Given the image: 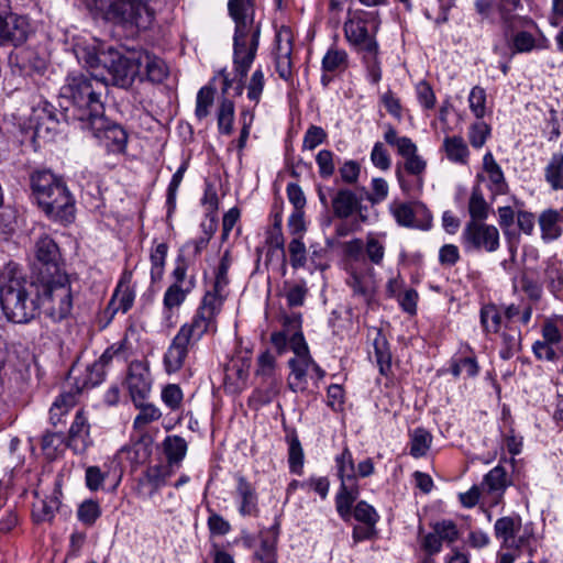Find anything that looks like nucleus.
<instances>
[{"label": "nucleus", "mask_w": 563, "mask_h": 563, "mask_svg": "<svg viewBox=\"0 0 563 563\" xmlns=\"http://www.w3.org/2000/svg\"><path fill=\"white\" fill-rule=\"evenodd\" d=\"M0 303L8 321L29 323L38 316V278L30 280L10 262L0 273Z\"/></svg>", "instance_id": "f257e3e1"}, {"label": "nucleus", "mask_w": 563, "mask_h": 563, "mask_svg": "<svg viewBox=\"0 0 563 563\" xmlns=\"http://www.w3.org/2000/svg\"><path fill=\"white\" fill-rule=\"evenodd\" d=\"M31 196L53 222L67 225L75 220V199L63 177L49 169L30 174Z\"/></svg>", "instance_id": "f03ea898"}, {"label": "nucleus", "mask_w": 563, "mask_h": 563, "mask_svg": "<svg viewBox=\"0 0 563 563\" xmlns=\"http://www.w3.org/2000/svg\"><path fill=\"white\" fill-rule=\"evenodd\" d=\"M108 91V79L89 73H71L62 88L73 104V119L80 125L104 113L102 97Z\"/></svg>", "instance_id": "7ed1b4c3"}, {"label": "nucleus", "mask_w": 563, "mask_h": 563, "mask_svg": "<svg viewBox=\"0 0 563 563\" xmlns=\"http://www.w3.org/2000/svg\"><path fill=\"white\" fill-rule=\"evenodd\" d=\"M74 307V291L68 274L38 278V314L54 323L68 319Z\"/></svg>", "instance_id": "20e7f679"}, {"label": "nucleus", "mask_w": 563, "mask_h": 563, "mask_svg": "<svg viewBox=\"0 0 563 563\" xmlns=\"http://www.w3.org/2000/svg\"><path fill=\"white\" fill-rule=\"evenodd\" d=\"M189 264V260L184 254L177 255L170 274L172 283L163 296V321L168 328L176 324L180 307L197 287L196 275L188 274Z\"/></svg>", "instance_id": "39448f33"}, {"label": "nucleus", "mask_w": 563, "mask_h": 563, "mask_svg": "<svg viewBox=\"0 0 563 563\" xmlns=\"http://www.w3.org/2000/svg\"><path fill=\"white\" fill-rule=\"evenodd\" d=\"M91 132L99 145L111 155H124L128 148L129 134L119 123L108 119L104 113L95 117L80 125Z\"/></svg>", "instance_id": "423d86ee"}, {"label": "nucleus", "mask_w": 563, "mask_h": 563, "mask_svg": "<svg viewBox=\"0 0 563 563\" xmlns=\"http://www.w3.org/2000/svg\"><path fill=\"white\" fill-rule=\"evenodd\" d=\"M205 334L188 323L183 324L167 347L163 363L167 374L179 372L186 364L189 353Z\"/></svg>", "instance_id": "0eeeda50"}, {"label": "nucleus", "mask_w": 563, "mask_h": 563, "mask_svg": "<svg viewBox=\"0 0 563 563\" xmlns=\"http://www.w3.org/2000/svg\"><path fill=\"white\" fill-rule=\"evenodd\" d=\"M103 68L113 86L128 89L139 77V52L125 55L110 47L104 52Z\"/></svg>", "instance_id": "6e6552de"}, {"label": "nucleus", "mask_w": 563, "mask_h": 563, "mask_svg": "<svg viewBox=\"0 0 563 563\" xmlns=\"http://www.w3.org/2000/svg\"><path fill=\"white\" fill-rule=\"evenodd\" d=\"M461 243L466 253H494L500 245L499 231L486 222L468 221L461 233Z\"/></svg>", "instance_id": "1a4fd4ad"}, {"label": "nucleus", "mask_w": 563, "mask_h": 563, "mask_svg": "<svg viewBox=\"0 0 563 563\" xmlns=\"http://www.w3.org/2000/svg\"><path fill=\"white\" fill-rule=\"evenodd\" d=\"M26 119L27 130L32 132L31 139L34 142L53 140L59 123L53 104L41 97H35Z\"/></svg>", "instance_id": "9d476101"}, {"label": "nucleus", "mask_w": 563, "mask_h": 563, "mask_svg": "<svg viewBox=\"0 0 563 563\" xmlns=\"http://www.w3.org/2000/svg\"><path fill=\"white\" fill-rule=\"evenodd\" d=\"M228 295V290L219 289L217 291V288L212 286V289L205 292L195 316L187 323L203 334L214 333L217 331V317L221 312Z\"/></svg>", "instance_id": "9b49d317"}, {"label": "nucleus", "mask_w": 563, "mask_h": 563, "mask_svg": "<svg viewBox=\"0 0 563 563\" xmlns=\"http://www.w3.org/2000/svg\"><path fill=\"white\" fill-rule=\"evenodd\" d=\"M240 29L234 31L233 36V73L246 77L256 57L261 27L256 26L251 32H243V26Z\"/></svg>", "instance_id": "f8f14e48"}, {"label": "nucleus", "mask_w": 563, "mask_h": 563, "mask_svg": "<svg viewBox=\"0 0 563 563\" xmlns=\"http://www.w3.org/2000/svg\"><path fill=\"white\" fill-rule=\"evenodd\" d=\"M150 0H112L108 13L123 24L146 29L154 19V11L148 7Z\"/></svg>", "instance_id": "ddd939ff"}, {"label": "nucleus", "mask_w": 563, "mask_h": 563, "mask_svg": "<svg viewBox=\"0 0 563 563\" xmlns=\"http://www.w3.org/2000/svg\"><path fill=\"white\" fill-rule=\"evenodd\" d=\"M36 278L53 277L57 274H67L60 264L58 245L48 235L41 236L35 245Z\"/></svg>", "instance_id": "4468645a"}, {"label": "nucleus", "mask_w": 563, "mask_h": 563, "mask_svg": "<svg viewBox=\"0 0 563 563\" xmlns=\"http://www.w3.org/2000/svg\"><path fill=\"white\" fill-rule=\"evenodd\" d=\"M511 286L514 294L520 290L528 298V303H526L521 313V323L528 324L532 317L533 306L542 300V284L528 269H525L520 274L512 276Z\"/></svg>", "instance_id": "2eb2a0df"}, {"label": "nucleus", "mask_w": 563, "mask_h": 563, "mask_svg": "<svg viewBox=\"0 0 563 563\" xmlns=\"http://www.w3.org/2000/svg\"><path fill=\"white\" fill-rule=\"evenodd\" d=\"M125 385L132 402L146 400L152 389V378L147 361H133L128 367Z\"/></svg>", "instance_id": "dca6fc26"}, {"label": "nucleus", "mask_w": 563, "mask_h": 563, "mask_svg": "<svg viewBox=\"0 0 563 563\" xmlns=\"http://www.w3.org/2000/svg\"><path fill=\"white\" fill-rule=\"evenodd\" d=\"M343 30L346 41L360 53L373 52L378 47L375 36L368 32L367 21L360 14L346 19Z\"/></svg>", "instance_id": "f3484780"}, {"label": "nucleus", "mask_w": 563, "mask_h": 563, "mask_svg": "<svg viewBox=\"0 0 563 563\" xmlns=\"http://www.w3.org/2000/svg\"><path fill=\"white\" fill-rule=\"evenodd\" d=\"M30 33L27 18L15 13L0 14V45L20 46L25 43Z\"/></svg>", "instance_id": "a211bd4d"}, {"label": "nucleus", "mask_w": 563, "mask_h": 563, "mask_svg": "<svg viewBox=\"0 0 563 563\" xmlns=\"http://www.w3.org/2000/svg\"><path fill=\"white\" fill-rule=\"evenodd\" d=\"M275 67L279 77L286 81L292 78V36L289 27L283 26L276 34Z\"/></svg>", "instance_id": "6ab92c4d"}, {"label": "nucleus", "mask_w": 563, "mask_h": 563, "mask_svg": "<svg viewBox=\"0 0 563 563\" xmlns=\"http://www.w3.org/2000/svg\"><path fill=\"white\" fill-rule=\"evenodd\" d=\"M389 210L397 224L400 227L423 231L431 228L432 217L426 209L421 210V218H419V211H415L411 205L407 202L393 203Z\"/></svg>", "instance_id": "aec40b11"}, {"label": "nucleus", "mask_w": 563, "mask_h": 563, "mask_svg": "<svg viewBox=\"0 0 563 563\" xmlns=\"http://www.w3.org/2000/svg\"><path fill=\"white\" fill-rule=\"evenodd\" d=\"M362 194L358 196L356 192L349 188H341L332 198L333 214L339 219H347L357 212L361 220L365 221L366 217L362 214Z\"/></svg>", "instance_id": "412c9836"}, {"label": "nucleus", "mask_w": 563, "mask_h": 563, "mask_svg": "<svg viewBox=\"0 0 563 563\" xmlns=\"http://www.w3.org/2000/svg\"><path fill=\"white\" fill-rule=\"evenodd\" d=\"M92 444L90 424L82 409L76 412L69 428L66 445L75 453H84Z\"/></svg>", "instance_id": "4be33fe9"}, {"label": "nucleus", "mask_w": 563, "mask_h": 563, "mask_svg": "<svg viewBox=\"0 0 563 563\" xmlns=\"http://www.w3.org/2000/svg\"><path fill=\"white\" fill-rule=\"evenodd\" d=\"M168 76V67L165 62L146 52H139V78L148 80L153 84L163 82Z\"/></svg>", "instance_id": "5701e85b"}, {"label": "nucleus", "mask_w": 563, "mask_h": 563, "mask_svg": "<svg viewBox=\"0 0 563 563\" xmlns=\"http://www.w3.org/2000/svg\"><path fill=\"white\" fill-rule=\"evenodd\" d=\"M235 496L243 517H258V495L255 487L242 475L236 476Z\"/></svg>", "instance_id": "b1692460"}, {"label": "nucleus", "mask_w": 563, "mask_h": 563, "mask_svg": "<svg viewBox=\"0 0 563 563\" xmlns=\"http://www.w3.org/2000/svg\"><path fill=\"white\" fill-rule=\"evenodd\" d=\"M313 365L311 354L305 356H294L289 358L288 366L290 374L288 376V388L294 393H302L307 389V376Z\"/></svg>", "instance_id": "393cba45"}, {"label": "nucleus", "mask_w": 563, "mask_h": 563, "mask_svg": "<svg viewBox=\"0 0 563 563\" xmlns=\"http://www.w3.org/2000/svg\"><path fill=\"white\" fill-rule=\"evenodd\" d=\"M228 10L235 22V30H241L240 27L243 26V32H251L256 26L261 27L260 22H254L252 0H229Z\"/></svg>", "instance_id": "a878e982"}, {"label": "nucleus", "mask_w": 563, "mask_h": 563, "mask_svg": "<svg viewBox=\"0 0 563 563\" xmlns=\"http://www.w3.org/2000/svg\"><path fill=\"white\" fill-rule=\"evenodd\" d=\"M541 239L549 243L558 240L563 233V208L562 209H545L538 219Z\"/></svg>", "instance_id": "bb28decb"}, {"label": "nucleus", "mask_w": 563, "mask_h": 563, "mask_svg": "<svg viewBox=\"0 0 563 563\" xmlns=\"http://www.w3.org/2000/svg\"><path fill=\"white\" fill-rule=\"evenodd\" d=\"M346 284L352 289L354 297L365 305L371 303L375 294V283L369 274L352 269Z\"/></svg>", "instance_id": "cd10ccee"}, {"label": "nucleus", "mask_w": 563, "mask_h": 563, "mask_svg": "<svg viewBox=\"0 0 563 563\" xmlns=\"http://www.w3.org/2000/svg\"><path fill=\"white\" fill-rule=\"evenodd\" d=\"M483 169L488 177V189L494 195H505L508 191V184L501 167L496 162L490 151H488L483 157Z\"/></svg>", "instance_id": "c85d7f7f"}, {"label": "nucleus", "mask_w": 563, "mask_h": 563, "mask_svg": "<svg viewBox=\"0 0 563 563\" xmlns=\"http://www.w3.org/2000/svg\"><path fill=\"white\" fill-rule=\"evenodd\" d=\"M360 487L357 482L341 483L340 488L335 495V509L339 516L347 521L351 518L353 504L357 499Z\"/></svg>", "instance_id": "c756f323"}, {"label": "nucleus", "mask_w": 563, "mask_h": 563, "mask_svg": "<svg viewBox=\"0 0 563 563\" xmlns=\"http://www.w3.org/2000/svg\"><path fill=\"white\" fill-rule=\"evenodd\" d=\"M21 71L30 75L32 73H43L46 68V62L34 49L23 48L10 56Z\"/></svg>", "instance_id": "7c9ffc66"}, {"label": "nucleus", "mask_w": 563, "mask_h": 563, "mask_svg": "<svg viewBox=\"0 0 563 563\" xmlns=\"http://www.w3.org/2000/svg\"><path fill=\"white\" fill-rule=\"evenodd\" d=\"M111 472L115 475L114 488L120 484L121 472L112 465L104 464L103 468L97 465H91L86 468L85 483L90 492H97L103 487L104 481L111 475Z\"/></svg>", "instance_id": "2f4dec72"}, {"label": "nucleus", "mask_w": 563, "mask_h": 563, "mask_svg": "<svg viewBox=\"0 0 563 563\" xmlns=\"http://www.w3.org/2000/svg\"><path fill=\"white\" fill-rule=\"evenodd\" d=\"M442 150L446 158L455 164L467 165L470 159V150L466 142L460 135L445 136Z\"/></svg>", "instance_id": "473e14b6"}, {"label": "nucleus", "mask_w": 563, "mask_h": 563, "mask_svg": "<svg viewBox=\"0 0 563 563\" xmlns=\"http://www.w3.org/2000/svg\"><path fill=\"white\" fill-rule=\"evenodd\" d=\"M479 322L486 336L496 334L501 330L503 314L495 303H485L479 310Z\"/></svg>", "instance_id": "72a5a7b5"}, {"label": "nucleus", "mask_w": 563, "mask_h": 563, "mask_svg": "<svg viewBox=\"0 0 563 563\" xmlns=\"http://www.w3.org/2000/svg\"><path fill=\"white\" fill-rule=\"evenodd\" d=\"M349 67V55L345 49L332 45L321 60L322 71H332L341 75Z\"/></svg>", "instance_id": "f704fd0d"}, {"label": "nucleus", "mask_w": 563, "mask_h": 563, "mask_svg": "<svg viewBox=\"0 0 563 563\" xmlns=\"http://www.w3.org/2000/svg\"><path fill=\"white\" fill-rule=\"evenodd\" d=\"M187 442L179 435H167L163 441V451L168 466H179L187 454Z\"/></svg>", "instance_id": "c9c22d12"}, {"label": "nucleus", "mask_w": 563, "mask_h": 563, "mask_svg": "<svg viewBox=\"0 0 563 563\" xmlns=\"http://www.w3.org/2000/svg\"><path fill=\"white\" fill-rule=\"evenodd\" d=\"M500 340L499 356L503 360H510L521 349V332L516 327L505 324L500 333Z\"/></svg>", "instance_id": "e433bc0d"}, {"label": "nucleus", "mask_w": 563, "mask_h": 563, "mask_svg": "<svg viewBox=\"0 0 563 563\" xmlns=\"http://www.w3.org/2000/svg\"><path fill=\"white\" fill-rule=\"evenodd\" d=\"M234 117V101L228 97H221L217 108V123L220 134L230 135L233 133Z\"/></svg>", "instance_id": "4c0bfd02"}, {"label": "nucleus", "mask_w": 563, "mask_h": 563, "mask_svg": "<svg viewBox=\"0 0 563 563\" xmlns=\"http://www.w3.org/2000/svg\"><path fill=\"white\" fill-rule=\"evenodd\" d=\"M134 299V290L128 285L119 284L109 301L107 310L111 311V316L119 311L125 313L132 308Z\"/></svg>", "instance_id": "58836bf2"}, {"label": "nucleus", "mask_w": 563, "mask_h": 563, "mask_svg": "<svg viewBox=\"0 0 563 563\" xmlns=\"http://www.w3.org/2000/svg\"><path fill=\"white\" fill-rule=\"evenodd\" d=\"M265 243L268 245L267 257L272 256L275 251L282 253L283 267L286 268L285 255V238L282 231V217L275 216L273 225L266 231Z\"/></svg>", "instance_id": "ea45409f"}, {"label": "nucleus", "mask_w": 563, "mask_h": 563, "mask_svg": "<svg viewBox=\"0 0 563 563\" xmlns=\"http://www.w3.org/2000/svg\"><path fill=\"white\" fill-rule=\"evenodd\" d=\"M75 388L77 393L92 388L104 379V368L101 363L93 362L86 367V372L79 376H74Z\"/></svg>", "instance_id": "a19ab883"}, {"label": "nucleus", "mask_w": 563, "mask_h": 563, "mask_svg": "<svg viewBox=\"0 0 563 563\" xmlns=\"http://www.w3.org/2000/svg\"><path fill=\"white\" fill-rule=\"evenodd\" d=\"M373 345L379 373L383 376H388L391 369V352L389 343L382 331H377Z\"/></svg>", "instance_id": "79ce46f5"}, {"label": "nucleus", "mask_w": 563, "mask_h": 563, "mask_svg": "<svg viewBox=\"0 0 563 563\" xmlns=\"http://www.w3.org/2000/svg\"><path fill=\"white\" fill-rule=\"evenodd\" d=\"M544 179L552 190L563 189V153H554L544 167Z\"/></svg>", "instance_id": "37998d69"}, {"label": "nucleus", "mask_w": 563, "mask_h": 563, "mask_svg": "<svg viewBox=\"0 0 563 563\" xmlns=\"http://www.w3.org/2000/svg\"><path fill=\"white\" fill-rule=\"evenodd\" d=\"M133 405L140 410L133 421V428L137 431H144L148 424L159 420L162 417L161 410L146 400L133 402Z\"/></svg>", "instance_id": "c03bdc74"}, {"label": "nucleus", "mask_w": 563, "mask_h": 563, "mask_svg": "<svg viewBox=\"0 0 563 563\" xmlns=\"http://www.w3.org/2000/svg\"><path fill=\"white\" fill-rule=\"evenodd\" d=\"M409 453L415 459L424 456L432 443V434L424 428H416L410 432Z\"/></svg>", "instance_id": "a18cd8bd"}, {"label": "nucleus", "mask_w": 563, "mask_h": 563, "mask_svg": "<svg viewBox=\"0 0 563 563\" xmlns=\"http://www.w3.org/2000/svg\"><path fill=\"white\" fill-rule=\"evenodd\" d=\"M544 283L549 291L560 299L563 296V269L553 261H549L544 267Z\"/></svg>", "instance_id": "49530a36"}, {"label": "nucleus", "mask_w": 563, "mask_h": 563, "mask_svg": "<svg viewBox=\"0 0 563 563\" xmlns=\"http://www.w3.org/2000/svg\"><path fill=\"white\" fill-rule=\"evenodd\" d=\"M288 443V464L291 473L301 474L303 467L305 454L300 440L296 432L286 437Z\"/></svg>", "instance_id": "de8ad7c7"}, {"label": "nucleus", "mask_w": 563, "mask_h": 563, "mask_svg": "<svg viewBox=\"0 0 563 563\" xmlns=\"http://www.w3.org/2000/svg\"><path fill=\"white\" fill-rule=\"evenodd\" d=\"M257 386L252 393V400L260 405L269 404L279 393L277 378L257 379Z\"/></svg>", "instance_id": "09e8293b"}, {"label": "nucleus", "mask_w": 563, "mask_h": 563, "mask_svg": "<svg viewBox=\"0 0 563 563\" xmlns=\"http://www.w3.org/2000/svg\"><path fill=\"white\" fill-rule=\"evenodd\" d=\"M451 374L457 378L462 373H466L467 377H476L479 373V365L476 356L471 353L466 356H455L450 364Z\"/></svg>", "instance_id": "8fccbe9b"}, {"label": "nucleus", "mask_w": 563, "mask_h": 563, "mask_svg": "<svg viewBox=\"0 0 563 563\" xmlns=\"http://www.w3.org/2000/svg\"><path fill=\"white\" fill-rule=\"evenodd\" d=\"M216 88L212 84L201 87L196 97L195 115L199 121L206 119L214 103Z\"/></svg>", "instance_id": "3c124183"}, {"label": "nucleus", "mask_w": 563, "mask_h": 563, "mask_svg": "<svg viewBox=\"0 0 563 563\" xmlns=\"http://www.w3.org/2000/svg\"><path fill=\"white\" fill-rule=\"evenodd\" d=\"M335 465L341 483L356 482L355 465L352 453L347 446L335 457Z\"/></svg>", "instance_id": "603ef678"}, {"label": "nucleus", "mask_w": 563, "mask_h": 563, "mask_svg": "<svg viewBox=\"0 0 563 563\" xmlns=\"http://www.w3.org/2000/svg\"><path fill=\"white\" fill-rule=\"evenodd\" d=\"M520 527V517H501L495 522V536L498 539H503V544L508 547L510 540H514L515 533Z\"/></svg>", "instance_id": "864d4df0"}, {"label": "nucleus", "mask_w": 563, "mask_h": 563, "mask_svg": "<svg viewBox=\"0 0 563 563\" xmlns=\"http://www.w3.org/2000/svg\"><path fill=\"white\" fill-rule=\"evenodd\" d=\"M168 252V245L166 243H158L150 255L151 261V280L157 283L163 278L166 257Z\"/></svg>", "instance_id": "5fc2aeb1"}, {"label": "nucleus", "mask_w": 563, "mask_h": 563, "mask_svg": "<svg viewBox=\"0 0 563 563\" xmlns=\"http://www.w3.org/2000/svg\"><path fill=\"white\" fill-rule=\"evenodd\" d=\"M488 203L486 202L479 187H474L468 201L470 221H482L488 217Z\"/></svg>", "instance_id": "6e6d98bb"}, {"label": "nucleus", "mask_w": 563, "mask_h": 563, "mask_svg": "<svg viewBox=\"0 0 563 563\" xmlns=\"http://www.w3.org/2000/svg\"><path fill=\"white\" fill-rule=\"evenodd\" d=\"M172 466L156 464L147 467L144 473V477L148 485L152 487V492H157L166 483V479L172 475Z\"/></svg>", "instance_id": "4d7b16f0"}, {"label": "nucleus", "mask_w": 563, "mask_h": 563, "mask_svg": "<svg viewBox=\"0 0 563 563\" xmlns=\"http://www.w3.org/2000/svg\"><path fill=\"white\" fill-rule=\"evenodd\" d=\"M102 511L99 503L93 499L84 500L77 509L78 520L88 527H91L100 518Z\"/></svg>", "instance_id": "13d9d810"}, {"label": "nucleus", "mask_w": 563, "mask_h": 563, "mask_svg": "<svg viewBox=\"0 0 563 563\" xmlns=\"http://www.w3.org/2000/svg\"><path fill=\"white\" fill-rule=\"evenodd\" d=\"M289 263L294 269L303 268L307 264V249L302 236L292 238L288 244Z\"/></svg>", "instance_id": "bf43d9fd"}, {"label": "nucleus", "mask_w": 563, "mask_h": 563, "mask_svg": "<svg viewBox=\"0 0 563 563\" xmlns=\"http://www.w3.org/2000/svg\"><path fill=\"white\" fill-rule=\"evenodd\" d=\"M402 170L417 177V189L422 190L423 179L422 175L427 168V162L418 155V152L405 158Z\"/></svg>", "instance_id": "052dcab7"}, {"label": "nucleus", "mask_w": 563, "mask_h": 563, "mask_svg": "<svg viewBox=\"0 0 563 563\" xmlns=\"http://www.w3.org/2000/svg\"><path fill=\"white\" fill-rule=\"evenodd\" d=\"M255 376L257 379L277 378L276 358L269 351H264L258 355Z\"/></svg>", "instance_id": "680f3d73"}, {"label": "nucleus", "mask_w": 563, "mask_h": 563, "mask_svg": "<svg viewBox=\"0 0 563 563\" xmlns=\"http://www.w3.org/2000/svg\"><path fill=\"white\" fill-rule=\"evenodd\" d=\"M352 515L356 521L363 525L376 526L380 519L376 509L365 500H360L355 505Z\"/></svg>", "instance_id": "e2e57ef3"}, {"label": "nucleus", "mask_w": 563, "mask_h": 563, "mask_svg": "<svg viewBox=\"0 0 563 563\" xmlns=\"http://www.w3.org/2000/svg\"><path fill=\"white\" fill-rule=\"evenodd\" d=\"M486 91L481 86H474L471 89L468 96V104L472 113L475 115L477 120H481L486 114Z\"/></svg>", "instance_id": "0e129e2a"}, {"label": "nucleus", "mask_w": 563, "mask_h": 563, "mask_svg": "<svg viewBox=\"0 0 563 563\" xmlns=\"http://www.w3.org/2000/svg\"><path fill=\"white\" fill-rule=\"evenodd\" d=\"M492 132L490 126L484 121H476L468 129V141L474 148H481L486 143Z\"/></svg>", "instance_id": "69168bd1"}, {"label": "nucleus", "mask_w": 563, "mask_h": 563, "mask_svg": "<svg viewBox=\"0 0 563 563\" xmlns=\"http://www.w3.org/2000/svg\"><path fill=\"white\" fill-rule=\"evenodd\" d=\"M265 87V76L264 71L261 67H257L246 85L247 98L255 102L256 104L260 102L262 98V93Z\"/></svg>", "instance_id": "338daca9"}, {"label": "nucleus", "mask_w": 563, "mask_h": 563, "mask_svg": "<svg viewBox=\"0 0 563 563\" xmlns=\"http://www.w3.org/2000/svg\"><path fill=\"white\" fill-rule=\"evenodd\" d=\"M484 484L490 492H504L507 487V472L498 465L490 470L484 477Z\"/></svg>", "instance_id": "774afa93"}]
</instances>
